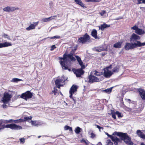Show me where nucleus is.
<instances>
[{"label":"nucleus","mask_w":145,"mask_h":145,"mask_svg":"<svg viewBox=\"0 0 145 145\" xmlns=\"http://www.w3.org/2000/svg\"><path fill=\"white\" fill-rule=\"evenodd\" d=\"M57 18V16L55 15L49 17L50 21H51L53 20H55Z\"/></svg>","instance_id":"obj_39"},{"label":"nucleus","mask_w":145,"mask_h":145,"mask_svg":"<svg viewBox=\"0 0 145 145\" xmlns=\"http://www.w3.org/2000/svg\"><path fill=\"white\" fill-rule=\"evenodd\" d=\"M67 79L66 78H65L64 76H62L60 78L56 79L55 81V84L57 87L58 88H60L61 86H63L62 84L64 83Z\"/></svg>","instance_id":"obj_5"},{"label":"nucleus","mask_w":145,"mask_h":145,"mask_svg":"<svg viewBox=\"0 0 145 145\" xmlns=\"http://www.w3.org/2000/svg\"><path fill=\"white\" fill-rule=\"evenodd\" d=\"M106 13V11L105 10H103L100 12L99 13L101 16H103L104 17V16Z\"/></svg>","instance_id":"obj_37"},{"label":"nucleus","mask_w":145,"mask_h":145,"mask_svg":"<svg viewBox=\"0 0 145 145\" xmlns=\"http://www.w3.org/2000/svg\"><path fill=\"white\" fill-rule=\"evenodd\" d=\"M76 58L77 61L78 62L80 65L81 66L82 68L84 69L85 68L84 65H83V62L81 60L80 57L77 56H74Z\"/></svg>","instance_id":"obj_22"},{"label":"nucleus","mask_w":145,"mask_h":145,"mask_svg":"<svg viewBox=\"0 0 145 145\" xmlns=\"http://www.w3.org/2000/svg\"><path fill=\"white\" fill-rule=\"evenodd\" d=\"M19 9V8L16 7L8 6L4 8H3V10L4 12H13Z\"/></svg>","instance_id":"obj_11"},{"label":"nucleus","mask_w":145,"mask_h":145,"mask_svg":"<svg viewBox=\"0 0 145 145\" xmlns=\"http://www.w3.org/2000/svg\"><path fill=\"white\" fill-rule=\"evenodd\" d=\"M106 145H108V144H107Z\"/></svg>","instance_id":"obj_62"},{"label":"nucleus","mask_w":145,"mask_h":145,"mask_svg":"<svg viewBox=\"0 0 145 145\" xmlns=\"http://www.w3.org/2000/svg\"><path fill=\"white\" fill-rule=\"evenodd\" d=\"M90 37L86 33L82 37L79 38L78 41L80 43L85 44L87 42H89Z\"/></svg>","instance_id":"obj_6"},{"label":"nucleus","mask_w":145,"mask_h":145,"mask_svg":"<svg viewBox=\"0 0 145 145\" xmlns=\"http://www.w3.org/2000/svg\"><path fill=\"white\" fill-rule=\"evenodd\" d=\"M100 81L99 78L91 74L89 76V81L90 82H98Z\"/></svg>","instance_id":"obj_16"},{"label":"nucleus","mask_w":145,"mask_h":145,"mask_svg":"<svg viewBox=\"0 0 145 145\" xmlns=\"http://www.w3.org/2000/svg\"><path fill=\"white\" fill-rule=\"evenodd\" d=\"M110 26V25H108L105 23L101 25L99 27V29L103 30L105 28Z\"/></svg>","instance_id":"obj_27"},{"label":"nucleus","mask_w":145,"mask_h":145,"mask_svg":"<svg viewBox=\"0 0 145 145\" xmlns=\"http://www.w3.org/2000/svg\"><path fill=\"white\" fill-rule=\"evenodd\" d=\"M110 67H111L110 69L112 70V72L114 74V73L118 72L119 70L120 66L119 65L115 66L114 65H110Z\"/></svg>","instance_id":"obj_14"},{"label":"nucleus","mask_w":145,"mask_h":145,"mask_svg":"<svg viewBox=\"0 0 145 145\" xmlns=\"http://www.w3.org/2000/svg\"><path fill=\"white\" fill-rule=\"evenodd\" d=\"M115 134L120 137L121 138L122 140H124V142L127 144L132 145V142L131 141V139L126 133H123L121 132H115L114 133Z\"/></svg>","instance_id":"obj_3"},{"label":"nucleus","mask_w":145,"mask_h":145,"mask_svg":"<svg viewBox=\"0 0 145 145\" xmlns=\"http://www.w3.org/2000/svg\"><path fill=\"white\" fill-rule=\"evenodd\" d=\"M91 74L94 75L95 76H99L102 75V72H98L97 71L95 70L92 71L91 72Z\"/></svg>","instance_id":"obj_29"},{"label":"nucleus","mask_w":145,"mask_h":145,"mask_svg":"<svg viewBox=\"0 0 145 145\" xmlns=\"http://www.w3.org/2000/svg\"><path fill=\"white\" fill-rule=\"evenodd\" d=\"M74 1L76 4L79 5L84 8H86V7L81 0H74Z\"/></svg>","instance_id":"obj_25"},{"label":"nucleus","mask_w":145,"mask_h":145,"mask_svg":"<svg viewBox=\"0 0 145 145\" xmlns=\"http://www.w3.org/2000/svg\"><path fill=\"white\" fill-rule=\"evenodd\" d=\"M3 123H5L4 120H0V130L5 128H9L12 130H20L22 129V127L21 126L17 125L15 123L7 125H3Z\"/></svg>","instance_id":"obj_2"},{"label":"nucleus","mask_w":145,"mask_h":145,"mask_svg":"<svg viewBox=\"0 0 145 145\" xmlns=\"http://www.w3.org/2000/svg\"><path fill=\"white\" fill-rule=\"evenodd\" d=\"M61 38L59 36H55L50 38L51 39H59Z\"/></svg>","instance_id":"obj_40"},{"label":"nucleus","mask_w":145,"mask_h":145,"mask_svg":"<svg viewBox=\"0 0 145 145\" xmlns=\"http://www.w3.org/2000/svg\"><path fill=\"white\" fill-rule=\"evenodd\" d=\"M86 2H99L101 0H84Z\"/></svg>","instance_id":"obj_33"},{"label":"nucleus","mask_w":145,"mask_h":145,"mask_svg":"<svg viewBox=\"0 0 145 145\" xmlns=\"http://www.w3.org/2000/svg\"><path fill=\"white\" fill-rule=\"evenodd\" d=\"M108 137H111V138L112 140L114 142V143L115 145H117L118 142L120 141V139L115 136H112L110 135H108Z\"/></svg>","instance_id":"obj_19"},{"label":"nucleus","mask_w":145,"mask_h":145,"mask_svg":"<svg viewBox=\"0 0 145 145\" xmlns=\"http://www.w3.org/2000/svg\"><path fill=\"white\" fill-rule=\"evenodd\" d=\"M78 86H76L74 85H73L71 88L70 90L69 91L70 96V98H72V95L73 94H76V93L77 91L78 88Z\"/></svg>","instance_id":"obj_13"},{"label":"nucleus","mask_w":145,"mask_h":145,"mask_svg":"<svg viewBox=\"0 0 145 145\" xmlns=\"http://www.w3.org/2000/svg\"><path fill=\"white\" fill-rule=\"evenodd\" d=\"M110 142V140H108V143L109 142Z\"/></svg>","instance_id":"obj_56"},{"label":"nucleus","mask_w":145,"mask_h":145,"mask_svg":"<svg viewBox=\"0 0 145 145\" xmlns=\"http://www.w3.org/2000/svg\"><path fill=\"white\" fill-rule=\"evenodd\" d=\"M145 45V42L141 43L139 41L131 44L127 43L124 46L125 48L127 50L132 49L137 47H141Z\"/></svg>","instance_id":"obj_4"},{"label":"nucleus","mask_w":145,"mask_h":145,"mask_svg":"<svg viewBox=\"0 0 145 145\" xmlns=\"http://www.w3.org/2000/svg\"><path fill=\"white\" fill-rule=\"evenodd\" d=\"M81 130L82 129L81 128L78 127H77L76 128L75 132L76 134H79L81 132Z\"/></svg>","instance_id":"obj_31"},{"label":"nucleus","mask_w":145,"mask_h":145,"mask_svg":"<svg viewBox=\"0 0 145 145\" xmlns=\"http://www.w3.org/2000/svg\"><path fill=\"white\" fill-rule=\"evenodd\" d=\"M16 120H13L12 119L10 120H4L5 123H12V122H14L16 123V122H15L14 121H16Z\"/></svg>","instance_id":"obj_34"},{"label":"nucleus","mask_w":145,"mask_h":145,"mask_svg":"<svg viewBox=\"0 0 145 145\" xmlns=\"http://www.w3.org/2000/svg\"><path fill=\"white\" fill-rule=\"evenodd\" d=\"M40 137V136H39L38 137V138H39Z\"/></svg>","instance_id":"obj_58"},{"label":"nucleus","mask_w":145,"mask_h":145,"mask_svg":"<svg viewBox=\"0 0 145 145\" xmlns=\"http://www.w3.org/2000/svg\"><path fill=\"white\" fill-rule=\"evenodd\" d=\"M22 81V80L20 79H18L16 78H13L11 81L13 82H16L18 81Z\"/></svg>","instance_id":"obj_32"},{"label":"nucleus","mask_w":145,"mask_h":145,"mask_svg":"<svg viewBox=\"0 0 145 145\" xmlns=\"http://www.w3.org/2000/svg\"><path fill=\"white\" fill-rule=\"evenodd\" d=\"M32 118V117L31 116L29 117H24V119L17 120L16 121H14L16 123L23 122L26 121H28L29 120H31Z\"/></svg>","instance_id":"obj_17"},{"label":"nucleus","mask_w":145,"mask_h":145,"mask_svg":"<svg viewBox=\"0 0 145 145\" xmlns=\"http://www.w3.org/2000/svg\"><path fill=\"white\" fill-rule=\"evenodd\" d=\"M68 70L69 71H71V69H68Z\"/></svg>","instance_id":"obj_57"},{"label":"nucleus","mask_w":145,"mask_h":145,"mask_svg":"<svg viewBox=\"0 0 145 145\" xmlns=\"http://www.w3.org/2000/svg\"><path fill=\"white\" fill-rule=\"evenodd\" d=\"M73 56V55L71 54L68 55L64 54L63 58L59 57L61 60L60 63L63 69L66 70L67 69V67L66 65L69 61V59H70L71 61H74L76 60Z\"/></svg>","instance_id":"obj_1"},{"label":"nucleus","mask_w":145,"mask_h":145,"mask_svg":"<svg viewBox=\"0 0 145 145\" xmlns=\"http://www.w3.org/2000/svg\"><path fill=\"white\" fill-rule=\"evenodd\" d=\"M3 37H4V38H7L9 40H10V38L9 36L7 34H4L3 35Z\"/></svg>","instance_id":"obj_41"},{"label":"nucleus","mask_w":145,"mask_h":145,"mask_svg":"<svg viewBox=\"0 0 145 145\" xmlns=\"http://www.w3.org/2000/svg\"><path fill=\"white\" fill-rule=\"evenodd\" d=\"M81 141L82 142H84L85 143L86 145H88V141L84 139H82L81 140Z\"/></svg>","instance_id":"obj_44"},{"label":"nucleus","mask_w":145,"mask_h":145,"mask_svg":"<svg viewBox=\"0 0 145 145\" xmlns=\"http://www.w3.org/2000/svg\"><path fill=\"white\" fill-rule=\"evenodd\" d=\"M140 39V37L139 36L133 33L130 37V41L131 42H134L135 41L139 40Z\"/></svg>","instance_id":"obj_15"},{"label":"nucleus","mask_w":145,"mask_h":145,"mask_svg":"<svg viewBox=\"0 0 145 145\" xmlns=\"http://www.w3.org/2000/svg\"><path fill=\"white\" fill-rule=\"evenodd\" d=\"M137 134L138 136L143 139H145V135L139 130H138L137 131Z\"/></svg>","instance_id":"obj_23"},{"label":"nucleus","mask_w":145,"mask_h":145,"mask_svg":"<svg viewBox=\"0 0 145 145\" xmlns=\"http://www.w3.org/2000/svg\"><path fill=\"white\" fill-rule=\"evenodd\" d=\"M11 45L12 44L11 43L6 42L3 43H0V48L8 47Z\"/></svg>","instance_id":"obj_21"},{"label":"nucleus","mask_w":145,"mask_h":145,"mask_svg":"<svg viewBox=\"0 0 145 145\" xmlns=\"http://www.w3.org/2000/svg\"><path fill=\"white\" fill-rule=\"evenodd\" d=\"M122 43L123 42L121 41L117 42L114 44V47L115 48H120Z\"/></svg>","instance_id":"obj_28"},{"label":"nucleus","mask_w":145,"mask_h":145,"mask_svg":"<svg viewBox=\"0 0 145 145\" xmlns=\"http://www.w3.org/2000/svg\"><path fill=\"white\" fill-rule=\"evenodd\" d=\"M20 140L21 142H22L23 143H24L25 142V139L22 138L20 139Z\"/></svg>","instance_id":"obj_48"},{"label":"nucleus","mask_w":145,"mask_h":145,"mask_svg":"<svg viewBox=\"0 0 145 145\" xmlns=\"http://www.w3.org/2000/svg\"><path fill=\"white\" fill-rule=\"evenodd\" d=\"M96 126H97V128H98V129H100V128H101V127H100V126H99V125H96Z\"/></svg>","instance_id":"obj_52"},{"label":"nucleus","mask_w":145,"mask_h":145,"mask_svg":"<svg viewBox=\"0 0 145 145\" xmlns=\"http://www.w3.org/2000/svg\"><path fill=\"white\" fill-rule=\"evenodd\" d=\"M116 19V20H118L119 19H118V18H117V19Z\"/></svg>","instance_id":"obj_60"},{"label":"nucleus","mask_w":145,"mask_h":145,"mask_svg":"<svg viewBox=\"0 0 145 145\" xmlns=\"http://www.w3.org/2000/svg\"><path fill=\"white\" fill-rule=\"evenodd\" d=\"M112 88L113 87H112L108 89H107L105 90H102V92H105L107 93H109L111 92Z\"/></svg>","instance_id":"obj_30"},{"label":"nucleus","mask_w":145,"mask_h":145,"mask_svg":"<svg viewBox=\"0 0 145 145\" xmlns=\"http://www.w3.org/2000/svg\"><path fill=\"white\" fill-rule=\"evenodd\" d=\"M91 35L95 39L97 38V31L95 29H93L91 33Z\"/></svg>","instance_id":"obj_26"},{"label":"nucleus","mask_w":145,"mask_h":145,"mask_svg":"<svg viewBox=\"0 0 145 145\" xmlns=\"http://www.w3.org/2000/svg\"><path fill=\"white\" fill-rule=\"evenodd\" d=\"M127 100L129 101H131V100L129 99H128Z\"/></svg>","instance_id":"obj_55"},{"label":"nucleus","mask_w":145,"mask_h":145,"mask_svg":"<svg viewBox=\"0 0 145 145\" xmlns=\"http://www.w3.org/2000/svg\"><path fill=\"white\" fill-rule=\"evenodd\" d=\"M73 100L74 103H75V100L74 99H73Z\"/></svg>","instance_id":"obj_59"},{"label":"nucleus","mask_w":145,"mask_h":145,"mask_svg":"<svg viewBox=\"0 0 145 145\" xmlns=\"http://www.w3.org/2000/svg\"><path fill=\"white\" fill-rule=\"evenodd\" d=\"M32 96V93L30 91H28L22 94L21 96V97L27 100L28 99L31 98Z\"/></svg>","instance_id":"obj_9"},{"label":"nucleus","mask_w":145,"mask_h":145,"mask_svg":"<svg viewBox=\"0 0 145 145\" xmlns=\"http://www.w3.org/2000/svg\"><path fill=\"white\" fill-rule=\"evenodd\" d=\"M111 67H106L104 69V75L106 78L110 77L113 73L110 69Z\"/></svg>","instance_id":"obj_8"},{"label":"nucleus","mask_w":145,"mask_h":145,"mask_svg":"<svg viewBox=\"0 0 145 145\" xmlns=\"http://www.w3.org/2000/svg\"><path fill=\"white\" fill-rule=\"evenodd\" d=\"M112 117L114 119H116V116L115 114H114L112 112Z\"/></svg>","instance_id":"obj_47"},{"label":"nucleus","mask_w":145,"mask_h":145,"mask_svg":"<svg viewBox=\"0 0 145 145\" xmlns=\"http://www.w3.org/2000/svg\"><path fill=\"white\" fill-rule=\"evenodd\" d=\"M6 103H4V104H3L2 105V106L3 108H7V106L5 104Z\"/></svg>","instance_id":"obj_49"},{"label":"nucleus","mask_w":145,"mask_h":145,"mask_svg":"<svg viewBox=\"0 0 145 145\" xmlns=\"http://www.w3.org/2000/svg\"><path fill=\"white\" fill-rule=\"evenodd\" d=\"M69 130L70 131H72V128L71 127H70Z\"/></svg>","instance_id":"obj_51"},{"label":"nucleus","mask_w":145,"mask_h":145,"mask_svg":"<svg viewBox=\"0 0 145 145\" xmlns=\"http://www.w3.org/2000/svg\"><path fill=\"white\" fill-rule=\"evenodd\" d=\"M39 23V22H34L33 24H31L28 27L26 28V29L28 31L34 29L35 27L37 26Z\"/></svg>","instance_id":"obj_18"},{"label":"nucleus","mask_w":145,"mask_h":145,"mask_svg":"<svg viewBox=\"0 0 145 145\" xmlns=\"http://www.w3.org/2000/svg\"><path fill=\"white\" fill-rule=\"evenodd\" d=\"M57 91V89L56 88H54V91L55 92H54L55 95L56 94L55 93H56V92Z\"/></svg>","instance_id":"obj_50"},{"label":"nucleus","mask_w":145,"mask_h":145,"mask_svg":"<svg viewBox=\"0 0 145 145\" xmlns=\"http://www.w3.org/2000/svg\"><path fill=\"white\" fill-rule=\"evenodd\" d=\"M139 94L141 98L143 100L145 99V91L142 89H139L138 90Z\"/></svg>","instance_id":"obj_20"},{"label":"nucleus","mask_w":145,"mask_h":145,"mask_svg":"<svg viewBox=\"0 0 145 145\" xmlns=\"http://www.w3.org/2000/svg\"><path fill=\"white\" fill-rule=\"evenodd\" d=\"M131 28L135 30V33L139 35H141L145 33V31L144 30L139 28L136 25H135L131 27Z\"/></svg>","instance_id":"obj_12"},{"label":"nucleus","mask_w":145,"mask_h":145,"mask_svg":"<svg viewBox=\"0 0 145 145\" xmlns=\"http://www.w3.org/2000/svg\"><path fill=\"white\" fill-rule=\"evenodd\" d=\"M56 47L54 45H53L51 46V48L50 50L51 51L53 50L55 48H56Z\"/></svg>","instance_id":"obj_45"},{"label":"nucleus","mask_w":145,"mask_h":145,"mask_svg":"<svg viewBox=\"0 0 145 145\" xmlns=\"http://www.w3.org/2000/svg\"><path fill=\"white\" fill-rule=\"evenodd\" d=\"M92 131L91 130H90L89 132V133H91V137L92 138H93L95 136V135L92 132Z\"/></svg>","instance_id":"obj_38"},{"label":"nucleus","mask_w":145,"mask_h":145,"mask_svg":"<svg viewBox=\"0 0 145 145\" xmlns=\"http://www.w3.org/2000/svg\"><path fill=\"white\" fill-rule=\"evenodd\" d=\"M95 50L98 52H101L104 49L102 48L101 47H97L95 48Z\"/></svg>","instance_id":"obj_36"},{"label":"nucleus","mask_w":145,"mask_h":145,"mask_svg":"<svg viewBox=\"0 0 145 145\" xmlns=\"http://www.w3.org/2000/svg\"><path fill=\"white\" fill-rule=\"evenodd\" d=\"M12 96L11 94L5 92L3 94V97L1 100V101L4 103H7L10 100Z\"/></svg>","instance_id":"obj_7"},{"label":"nucleus","mask_w":145,"mask_h":145,"mask_svg":"<svg viewBox=\"0 0 145 145\" xmlns=\"http://www.w3.org/2000/svg\"><path fill=\"white\" fill-rule=\"evenodd\" d=\"M41 21L43 22H49L50 21V19L49 17L46 18H45L42 19L41 20Z\"/></svg>","instance_id":"obj_35"},{"label":"nucleus","mask_w":145,"mask_h":145,"mask_svg":"<svg viewBox=\"0 0 145 145\" xmlns=\"http://www.w3.org/2000/svg\"><path fill=\"white\" fill-rule=\"evenodd\" d=\"M28 121L29 123H31V121H30V120H28Z\"/></svg>","instance_id":"obj_54"},{"label":"nucleus","mask_w":145,"mask_h":145,"mask_svg":"<svg viewBox=\"0 0 145 145\" xmlns=\"http://www.w3.org/2000/svg\"><path fill=\"white\" fill-rule=\"evenodd\" d=\"M70 127L66 125L64 127L65 130H69L70 128Z\"/></svg>","instance_id":"obj_46"},{"label":"nucleus","mask_w":145,"mask_h":145,"mask_svg":"<svg viewBox=\"0 0 145 145\" xmlns=\"http://www.w3.org/2000/svg\"><path fill=\"white\" fill-rule=\"evenodd\" d=\"M140 145H145V144L143 142H142L141 143Z\"/></svg>","instance_id":"obj_53"},{"label":"nucleus","mask_w":145,"mask_h":145,"mask_svg":"<svg viewBox=\"0 0 145 145\" xmlns=\"http://www.w3.org/2000/svg\"><path fill=\"white\" fill-rule=\"evenodd\" d=\"M31 125H33L37 127L41 125H42V123L41 122L37 121H34L31 120Z\"/></svg>","instance_id":"obj_24"},{"label":"nucleus","mask_w":145,"mask_h":145,"mask_svg":"<svg viewBox=\"0 0 145 145\" xmlns=\"http://www.w3.org/2000/svg\"><path fill=\"white\" fill-rule=\"evenodd\" d=\"M46 39V38H44V40H45V39Z\"/></svg>","instance_id":"obj_61"},{"label":"nucleus","mask_w":145,"mask_h":145,"mask_svg":"<svg viewBox=\"0 0 145 145\" xmlns=\"http://www.w3.org/2000/svg\"><path fill=\"white\" fill-rule=\"evenodd\" d=\"M115 114L117 115L118 116L119 118H121L122 117L121 115V113L118 111H116Z\"/></svg>","instance_id":"obj_42"},{"label":"nucleus","mask_w":145,"mask_h":145,"mask_svg":"<svg viewBox=\"0 0 145 145\" xmlns=\"http://www.w3.org/2000/svg\"><path fill=\"white\" fill-rule=\"evenodd\" d=\"M83 69L82 68L77 69H72V71L75 74L76 76L79 77L83 75L84 73V71L82 70Z\"/></svg>","instance_id":"obj_10"},{"label":"nucleus","mask_w":145,"mask_h":145,"mask_svg":"<svg viewBox=\"0 0 145 145\" xmlns=\"http://www.w3.org/2000/svg\"><path fill=\"white\" fill-rule=\"evenodd\" d=\"M137 1H138L137 4H140L141 3V1H142V3L145 4V0H137Z\"/></svg>","instance_id":"obj_43"}]
</instances>
